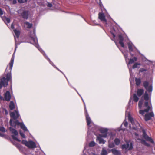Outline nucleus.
Here are the masks:
<instances>
[{
    "mask_svg": "<svg viewBox=\"0 0 155 155\" xmlns=\"http://www.w3.org/2000/svg\"><path fill=\"white\" fill-rule=\"evenodd\" d=\"M34 35L33 37L31 36V39L33 41V44L37 48L38 50L44 56H46V58L49 61L50 64L53 66L54 67L56 68L58 70L60 71L63 74H64L58 68L56 67L55 65H54L52 63V62L51 61L50 59L46 55L45 53L41 50V48L39 47L38 45V40L37 38L35 36V33L34 31L33 33Z\"/></svg>",
    "mask_w": 155,
    "mask_h": 155,
    "instance_id": "nucleus-1",
    "label": "nucleus"
},
{
    "mask_svg": "<svg viewBox=\"0 0 155 155\" xmlns=\"http://www.w3.org/2000/svg\"><path fill=\"white\" fill-rule=\"evenodd\" d=\"M84 107L85 108V112L86 119L87 123V125L88 126V130L87 133L88 134H90V131H92V132L94 131V130L92 129L91 128H90L92 126V128H93L94 127H95V126L94 124V123H93L91 121V118L89 117L88 113H87V110L86 109L85 105L84 102Z\"/></svg>",
    "mask_w": 155,
    "mask_h": 155,
    "instance_id": "nucleus-2",
    "label": "nucleus"
},
{
    "mask_svg": "<svg viewBox=\"0 0 155 155\" xmlns=\"http://www.w3.org/2000/svg\"><path fill=\"white\" fill-rule=\"evenodd\" d=\"M128 117L129 120L131 123L132 126H130V129L137 130L140 127L139 124L135 120H134L132 117L130 115L129 112H128Z\"/></svg>",
    "mask_w": 155,
    "mask_h": 155,
    "instance_id": "nucleus-3",
    "label": "nucleus"
},
{
    "mask_svg": "<svg viewBox=\"0 0 155 155\" xmlns=\"http://www.w3.org/2000/svg\"><path fill=\"white\" fill-rule=\"evenodd\" d=\"M143 86L147 90V91L146 92L144 95V98L145 100L147 101L149 99L148 94L147 93V91L150 92H151L152 91V85H149L148 83L145 81L143 83Z\"/></svg>",
    "mask_w": 155,
    "mask_h": 155,
    "instance_id": "nucleus-4",
    "label": "nucleus"
},
{
    "mask_svg": "<svg viewBox=\"0 0 155 155\" xmlns=\"http://www.w3.org/2000/svg\"><path fill=\"white\" fill-rule=\"evenodd\" d=\"M10 125L12 127H15L16 125L20 126L21 128L24 131H28L26 127L24 125L23 123H20L18 120H16L14 122L13 121L12 119H11L10 121Z\"/></svg>",
    "mask_w": 155,
    "mask_h": 155,
    "instance_id": "nucleus-5",
    "label": "nucleus"
},
{
    "mask_svg": "<svg viewBox=\"0 0 155 155\" xmlns=\"http://www.w3.org/2000/svg\"><path fill=\"white\" fill-rule=\"evenodd\" d=\"M14 54H13L12 57V58L11 59V60L10 62L9 63V69L10 70L9 72L7 74L6 78H5L6 81L8 82V81L10 80L11 79V72L13 67L14 59Z\"/></svg>",
    "mask_w": 155,
    "mask_h": 155,
    "instance_id": "nucleus-6",
    "label": "nucleus"
},
{
    "mask_svg": "<svg viewBox=\"0 0 155 155\" xmlns=\"http://www.w3.org/2000/svg\"><path fill=\"white\" fill-rule=\"evenodd\" d=\"M145 109L144 110H140L139 113L140 114L143 115L145 112H147L149 111H150L152 110V107L151 106L148 105V103L146 102L144 104Z\"/></svg>",
    "mask_w": 155,
    "mask_h": 155,
    "instance_id": "nucleus-7",
    "label": "nucleus"
},
{
    "mask_svg": "<svg viewBox=\"0 0 155 155\" xmlns=\"http://www.w3.org/2000/svg\"><path fill=\"white\" fill-rule=\"evenodd\" d=\"M22 143L29 148H34L36 147V144L32 141H29L28 142L26 140H23L22 141Z\"/></svg>",
    "mask_w": 155,
    "mask_h": 155,
    "instance_id": "nucleus-8",
    "label": "nucleus"
},
{
    "mask_svg": "<svg viewBox=\"0 0 155 155\" xmlns=\"http://www.w3.org/2000/svg\"><path fill=\"white\" fill-rule=\"evenodd\" d=\"M9 130L10 131H11L12 134H13L14 135H13L12 136V138L20 142L21 140L18 139L16 136L18 135V132L15 129L12 128L11 127L9 128Z\"/></svg>",
    "mask_w": 155,
    "mask_h": 155,
    "instance_id": "nucleus-9",
    "label": "nucleus"
},
{
    "mask_svg": "<svg viewBox=\"0 0 155 155\" xmlns=\"http://www.w3.org/2000/svg\"><path fill=\"white\" fill-rule=\"evenodd\" d=\"M134 62V61L133 59H130L129 60V62L128 63H127L128 67L129 69V72L131 77L132 76V70L131 68L130 67V64L133 63ZM133 80V78H131V77H130V81L131 84H132V83Z\"/></svg>",
    "mask_w": 155,
    "mask_h": 155,
    "instance_id": "nucleus-10",
    "label": "nucleus"
},
{
    "mask_svg": "<svg viewBox=\"0 0 155 155\" xmlns=\"http://www.w3.org/2000/svg\"><path fill=\"white\" fill-rule=\"evenodd\" d=\"M132 145V142L130 141L127 142H126V144L123 145L122 146V148L123 149L130 150L132 149L133 148Z\"/></svg>",
    "mask_w": 155,
    "mask_h": 155,
    "instance_id": "nucleus-11",
    "label": "nucleus"
},
{
    "mask_svg": "<svg viewBox=\"0 0 155 155\" xmlns=\"http://www.w3.org/2000/svg\"><path fill=\"white\" fill-rule=\"evenodd\" d=\"M10 116L12 118L14 119H16L20 116L18 110L16 109L15 112H12L10 114Z\"/></svg>",
    "mask_w": 155,
    "mask_h": 155,
    "instance_id": "nucleus-12",
    "label": "nucleus"
},
{
    "mask_svg": "<svg viewBox=\"0 0 155 155\" xmlns=\"http://www.w3.org/2000/svg\"><path fill=\"white\" fill-rule=\"evenodd\" d=\"M99 131L101 133L104 134L101 135L103 137L105 138L107 137V133L108 131V129L106 128H101L99 129Z\"/></svg>",
    "mask_w": 155,
    "mask_h": 155,
    "instance_id": "nucleus-13",
    "label": "nucleus"
},
{
    "mask_svg": "<svg viewBox=\"0 0 155 155\" xmlns=\"http://www.w3.org/2000/svg\"><path fill=\"white\" fill-rule=\"evenodd\" d=\"M143 137L147 141H149L151 143H153L154 141L151 137H149L146 134L144 130H143Z\"/></svg>",
    "mask_w": 155,
    "mask_h": 155,
    "instance_id": "nucleus-14",
    "label": "nucleus"
},
{
    "mask_svg": "<svg viewBox=\"0 0 155 155\" xmlns=\"http://www.w3.org/2000/svg\"><path fill=\"white\" fill-rule=\"evenodd\" d=\"M8 85V82L6 81L5 78V77L3 78L0 80V89H1L3 86H7Z\"/></svg>",
    "mask_w": 155,
    "mask_h": 155,
    "instance_id": "nucleus-15",
    "label": "nucleus"
},
{
    "mask_svg": "<svg viewBox=\"0 0 155 155\" xmlns=\"http://www.w3.org/2000/svg\"><path fill=\"white\" fill-rule=\"evenodd\" d=\"M154 117V114L153 112L147 113L145 115V121H147L150 120L152 117Z\"/></svg>",
    "mask_w": 155,
    "mask_h": 155,
    "instance_id": "nucleus-16",
    "label": "nucleus"
},
{
    "mask_svg": "<svg viewBox=\"0 0 155 155\" xmlns=\"http://www.w3.org/2000/svg\"><path fill=\"white\" fill-rule=\"evenodd\" d=\"M98 18L101 21L104 22L105 24H107V21L105 18V16L104 14L101 13H99L98 14Z\"/></svg>",
    "mask_w": 155,
    "mask_h": 155,
    "instance_id": "nucleus-17",
    "label": "nucleus"
},
{
    "mask_svg": "<svg viewBox=\"0 0 155 155\" xmlns=\"http://www.w3.org/2000/svg\"><path fill=\"white\" fill-rule=\"evenodd\" d=\"M102 136L99 135L97 136V140L99 141V143L100 144H104L105 141H104L102 138Z\"/></svg>",
    "mask_w": 155,
    "mask_h": 155,
    "instance_id": "nucleus-18",
    "label": "nucleus"
},
{
    "mask_svg": "<svg viewBox=\"0 0 155 155\" xmlns=\"http://www.w3.org/2000/svg\"><path fill=\"white\" fill-rule=\"evenodd\" d=\"M118 37L120 40L119 41V44L122 47H124V44L123 43V41L124 40L123 36H122V35L120 34L119 35Z\"/></svg>",
    "mask_w": 155,
    "mask_h": 155,
    "instance_id": "nucleus-19",
    "label": "nucleus"
},
{
    "mask_svg": "<svg viewBox=\"0 0 155 155\" xmlns=\"http://www.w3.org/2000/svg\"><path fill=\"white\" fill-rule=\"evenodd\" d=\"M11 97L9 91H7L5 94V99L8 101H10Z\"/></svg>",
    "mask_w": 155,
    "mask_h": 155,
    "instance_id": "nucleus-20",
    "label": "nucleus"
},
{
    "mask_svg": "<svg viewBox=\"0 0 155 155\" xmlns=\"http://www.w3.org/2000/svg\"><path fill=\"white\" fill-rule=\"evenodd\" d=\"M128 45L129 50L130 51H133L135 49H136V47L133 46L131 42L128 43Z\"/></svg>",
    "mask_w": 155,
    "mask_h": 155,
    "instance_id": "nucleus-21",
    "label": "nucleus"
},
{
    "mask_svg": "<svg viewBox=\"0 0 155 155\" xmlns=\"http://www.w3.org/2000/svg\"><path fill=\"white\" fill-rule=\"evenodd\" d=\"M111 151L114 155H120L121 154L120 151L115 149H113L111 150Z\"/></svg>",
    "mask_w": 155,
    "mask_h": 155,
    "instance_id": "nucleus-22",
    "label": "nucleus"
},
{
    "mask_svg": "<svg viewBox=\"0 0 155 155\" xmlns=\"http://www.w3.org/2000/svg\"><path fill=\"white\" fill-rule=\"evenodd\" d=\"M28 15V12L27 11H24L21 14V16L23 18L25 19H27Z\"/></svg>",
    "mask_w": 155,
    "mask_h": 155,
    "instance_id": "nucleus-23",
    "label": "nucleus"
},
{
    "mask_svg": "<svg viewBox=\"0 0 155 155\" xmlns=\"http://www.w3.org/2000/svg\"><path fill=\"white\" fill-rule=\"evenodd\" d=\"M144 92V90L142 89H138L137 92V94L138 96H141Z\"/></svg>",
    "mask_w": 155,
    "mask_h": 155,
    "instance_id": "nucleus-24",
    "label": "nucleus"
},
{
    "mask_svg": "<svg viewBox=\"0 0 155 155\" xmlns=\"http://www.w3.org/2000/svg\"><path fill=\"white\" fill-rule=\"evenodd\" d=\"M14 31L15 33V35L16 36L17 39H18L19 36L20 34V32L19 30L16 29H14Z\"/></svg>",
    "mask_w": 155,
    "mask_h": 155,
    "instance_id": "nucleus-25",
    "label": "nucleus"
},
{
    "mask_svg": "<svg viewBox=\"0 0 155 155\" xmlns=\"http://www.w3.org/2000/svg\"><path fill=\"white\" fill-rule=\"evenodd\" d=\"M2 19L6 24L8 23L10 21V19L6 17H3Z\"/></svg>",
    "mask_w": 155,
    "mask_h": 155,
    "instance_id": "nucleus-26",
    "label": "nucleus"
},
{
    "mask_svg": "<svg viewBox=\"0 0 155 155\" xmlns=\"http://www.w3.org/2000/svg\"><path fill=\"white\" fill-rule=\"evenodd\" d=\"M9 108L11 110H13L15 108L14 104L13 102L12 101H11L10 102V104L9 106Z\"/></svg>",
    "mask_w": 155,
    "mask_h": 155,
    "instance_id": "nucleus-27",
    "label": "nucleus"
},
{
    "mask_svg": "<svg viewBox=\"0 0 155 155\" xmlns=\"http://www.w3.org/2000/svg\"><path fill=\"white\" fill-rule=\"evenodd\" d=\"M143 103V100H140L138 103V107L139 109H141L142 108V105Z\"/></svg>",
    "mask_w": 155,
    "mask_h": 155,
    "instance_id": "nucleus-28",
    "label": "nucleus"
},
{
    "mask_svg": "<svg viewBox=\"0 0 155 155\" xmlns=\"http://www.w3.org/2000/svg\"><path fill=\"white\" fill-rule=\"evenodd\" d=\"M107 152L104 148H102V151L101 153V155H106Z\"/></svg>",
    "mask_w": 155,
    "mask_h": 155,
    "instance_id": "nucleus-29",
    "label": "nucleus"
},
{
    "mask_svg": "<svg viewBox=\"0 0 155 155\" xmlns=\"http://www.w3.org/2000/svg\"><path fill=\"white\" fill-rule=\"evenodd\" d=\"M25 26L28 28H30L32 26L31 24L29 23L28 22H25Z\"/></svg>",
    "mask_w": 155,
    "mask_h": 155,
    "instance_id": "nucleus-30",
    "label": "nucleus"
},
{
    "mask_svg": "<svg viewBox=\"0 0 155 155\" xmlns=\"http://www.w3.org/2000/svg\"><path fill=\"white\" fill-rule=\"evenodd\" d=\"M108 147L110 148H112L114 147V144L113 143H111L110 140L109 141Z\"/></svg>",
    "mask_w": 155,
    "mask_h": 155,
    "instance_id": "nucleus-31",
    "label": "nucleus"
},
{
    "mask_svg": "<svg viewBox=\"0 0 155 155\" xmlns=\"http://www.w3.org/2000/svg\"><path fill=\"white\" fill-rule=\"evenodd\" d=\"M140 65V63H135L133 66V68L134 69L137 68H138L139 67V66Z\"/></svg>",
    "mask_w": 155,
    "mask_h": 155,
    "instance_id": "nucleus-32",
    "label": "nucleus"
},
{
    "mask_svg": "<svg viewBox=\"0 0 155 155\" xmlns=\"http://www.w3.org/2000/svg\"><path fill=\"white\" fill-rule=\"evenodd\" d=\"M135 81L136 83V84L137 85H139L141 83V80L139 78H136L135 79Z\"/></svg>",
    "mask_w": 155,
    "mask_h": 155,
    "instance_id": "nucleus-33",
    "label": "nucleus"
},
{
    "mask_svg": "<svg viewBox=\"0 0 155 155\" xmlns=\"http://www.w3.org/2000/svg\"><path fill=\"white\" fill-rule=\"evenodd\" d=\"M133 100L135 102H137L139 99V98L137 96L136 94H134L133 95Z\"/></svg>",
    "mask_w": 155,
    "mask_h": 155,
    "instance_id": "nucleus-34",
    "label": "nucleus"
},
{
    "mask_svg": "<svg viewBox=\"0 0 155 155\" xmlns=\"http://www.w3.org/2000/svg\"><path fill=\"white\" fill-rule=\"evenodd\" d=\"M115 144L117 145H118L120 143V140L118 138H116L114 140Z\"/></svg>",
    "mask_w": 155,
    "mask_h": 155,
    "instance_id": "nucleus-35",
    "label": "nucleus"
},
{
    "mask_svg": "<svg viewBox=\"0 0 155 155\" xmlns=\"http://www.w3.org/2000/svg\"><path fill=\"white\" fill-rule=\"evenodd\" d=\"M141 142L142 143L147 146H150V145L146 143V141H145L144 140H141Z\"/></svg>",
    "mask_w": 155,
    "mask_h": 155,
    "instance_id": "nucleus-36",
    "label": "nucleus"
},
{
    "mask_svg": "<svg viewBox=\"0 0 155 155\" xmlns=\"http://www.w3.org/2000/svg\"><path fill=\"white\" fill-rule=\"evenodd\" d=\"M123 53V54L124 56V57L125 58V60L126 61V62H127V61L128 60V58H127V53Z\"/></svg>",
    "mask_w": 155,
    "mask_h": 155,
    "instance_id": "nucleus-37",
    "label": "nucleus"
},
{
    "mask_svg": "<svg viewBox=\"0 0 155 155\" xmlns=\"http://www.w3.org/2000/svg\"><path fill=\"white\" fill-rule=\"evenodd\" d=\"M95 145V143L93 141L90 142L89 144V146L90 147H93Z\"/></svg>",
    "mask_w": 155,
    "mask_h": 155,
    "instance_id": "nucleus-38",
    "label": "nucleus"
},
{
    "mask_svg": "<svg viewBox=\"0 0 155 155\" xmlns=\"http://www.w3.org/2000/svg\"><path fill=\"white\" fill-rule=\"evenodd\" d=\"M143 60H144V61L147 62V63L148 64H150L152 63L151 61L147 59L146 58H145L144 59H143Z\"/></svg>",
    "mask_w": 155,
    "mask_h": 155,
    "instance_id": "nucleus-39",
    "label": "nucleus"
},
{
    "mask_svg": "<svg viewBox=\"0 0 155 155\" xmlns=\"http://www.w3.org/2000/svg\"><path fill=\"white\" fill-rule=\"evenodd\" d=\"M0 131L4 132L5 131V130L3 127H0Z\"/></svg>",
    "mask_w": 155,
    "mask_h": 155,
    "instance_id": "nucleus-40",
    "label": "nucleus"
},
{
    "mask_svg": "<svg viewBox=\"0 0 155 155\" xmlns=\"http://www.w3.org/2000/svg\"><path fill=\"white\" fill-rule=\"evenodd\" d=\"M27 0H18V2L20 3H23L26 2Z\"/></svg>",
    "mask_w": 155,
    "mask_h": 155,
    "instance_id": "nucleus-41",
    "label": "nucleus"
},
{
    "mask_svg": "<svg viewBox=\"0 0 155 155\" xmlns=\"http://www.w3.org/2000/svg\"><path fill=\"white\" fill-rule=\"evenodd\" d=\"M123 124L124 126L126 127L128 125V123L125 120H124L123 123Z\"/></svg>",
    "mask_w": 155,
    "mask_h": 155,
    "instance_id": "nucleus-42",
    "label": "nucleus"
},
{
    "mask_svg": "<svg viewBox=\"0 0 155 155\" xmlns=\"http://www.w3.org/2000/svg\"><path fill=\"white\" fill-rule=\"evenodd\" d=\"M13 4H15L17 3L16 0H9Z\"/></svg>",
    "mask_w": 155,
    "mask_h": 155,
    "instance_id": "nucleus-43",
    "label": "nucleus"
},
{
    "mask_svg": "<svg viewBox=\"0 0 155 155\" xmlns=\"http://www.w3.org/2000/svg\"><path fill=\"white\" fill-rule=\"evenodd\" d=\"M47 5L48 7H51L52 6V4L51 3L48 2Z\"/></svg>",
    "mask_w": 155,
    "mask_h": 155,
    "instance_id": "nucleus-44",
    "label": "nucleus"
},
{
    "mask_svg": "<svg viewBox=\"0 0 155 155\" xmlns=\"http://www.w3.org/2000/svg\"><path fill=\"white\" fill-rule=\"evenodd\" d=\"M20 134L21 136L23 138H25V134H24V133L21 132H20Z\"/></svg>",
    "mask_w": 155,
    "mask_h": 155,
    "instance_id": "nucleus-45",
    "label": "nucleus"
},
{
    "mask_svg": "<svg viewBox=\"0 0 155 155\" xmlns=\"http://www.w3.org/2000/svg\"><path fill=\"white\" fill-rule=\"evenodd\" d=\"M15 38V50H16V49L17 48V45H18V43L17 42V39L16 38Z\"/></svg>",
    "mask_w": 155,
    "mask_h": 155,
    "instance_id": "nucleus-46",
    "label": "nucleus"
},
{
    "mask_svg": "<svg viewBox=\"0 0 155 155\" xmlns=\"http://www.w3.org/2000/svg\"><path fill=\"white\" fill-rule=\"evenodd\" d=\"M146 70L143 68H141L140 70V71L141 72H143V71H145Z\"/></svg>",
    "mask_w": 155,
    "mask_h": 155,
    "instance_id": "nucleus-47",
    "label": "nucleus"
},
{
    "mask_svg": "<svg viewBox=\"0 0 155 155\" xmlns=\"http://www.w3.org/2000/svg\"><path fill=\"white\" fill-rule=\"evenodd\" d=\"M3 12L2 11L0 8V16H1L3 14Z\"/></svg>",
    "mask_w": 155,
    "mask_h": 155,
    "instance_id": "nucleus-48",
    "label": "nucleus"
},
{
    "mask_svg": "<svg viewBox=\"0 0 155 155\" xmlns=\"http://www.w3.org/2000/svg\"><path fill=\"white\" fill-rule=\"evenodd\" d=\"M11 28L13 29L14 28V25L13 24H12L11 26Z\"/></svg>",
    "mask_w": 155,
    "mask_h": 155,
    "instance_id": "nucleus-49",
    "label": "nucleus"
},
{
    "mask_svg": "<svg viewBox=\"0 0 155 155\" xmlns=\"http://www.w3.org/2000/svg\"><path fill=\"white\" fill-rule=\"evenodd\" d=\"M133 58H134L133 59H134L135 61H137V58H136V57H134Z\"/></svg>",
    "mask_w": 155,
    "mask_h": 155,
    "instance_id": "nucleus-50",
    "label": "nucleus"
},
{
    "mask_svg": "<svg viewBox=\"0 0 155 155\" xmlns=\"http://www.w3.org/2000/svg\"><path fill=\"white\" fill-rule=\"evenodd\" d=\"M3 99V97L1 96V95H0V99H1V100H2Z\"/></svg>",
    "mask_w": 155,
    "mask_h": 155,
    "instance_id": "nucleus-51",
    "label": "nucleus"
},
{
    "mask_svg": "<svg viewBox=\"0 0 155 155\" xmlns=\"http://www.w3.org/2000/svg\"><path fill=\"white\" fill-rule=\"evenodd\" d=\"M112 34L113 35L114 38L115 37V35L114 33H112Z\"/></svg>",
    "mask_w": 155,
    "mask_h": 155,
    "instance_id": "nucleus-52",
    "label": "nucleus"
},
{
    "mask_svg": "<svg viewBox=\"0 0 155 155\" xmlns=\"http://www.w3.org/2000/svg\"><path fill=\"white\" fill-rule=\"evenodd\" d=\"M99 5H100V7H101L102 6V3H100L99 4Z\"/></svg>",
    "mask_w": 155,
    "mask_h": 155,
    "instance_id": "nucleus-53",
    "label": "nucleus"
},
{
    "mask_svg": "<svg viewBox=\"0 0 155 155\" xmlns=\"http://www.w3.org/2000/svg\"><path fill=\"white\" fill-rule=\"evenodd\" d=\"M114 42L116 44V45H117V46H117V42L116 41H114Z\"/></svg>",
    "mask_w": 155,
    "mask_h": 155,
    "instance_id": "nucleus-54",
    "label": "nucleus"
},
{
    "mask_svg": "<svg viewBox=\"0 0 155 155\" xmlns=\"http://www.w3.org/2000/svg\"><path fill=\"white\" fill-rule=\"evenodd\" d=\"M5 113H6V114H8V112H7V110H5Z\"/></svg>",
    "mask_w": 155,
    "mask_h": 155,
    "instance_id": "nucleus-55",
    "label": "nucleus"
},
{
    "mask_svg": "<svg viewBox=\"0 0 155 155\" xmlns=\"http://www.w3.org/2000/svg\"><path fill=\"white\" fill-rule=\"evenodd\" d=\"M92 155H97V154H95V153H92Z\"/></svg>",
    "mask_w": 155,
    "mask_h": 155,
    "instance_id": "nucleus-56",
    "label": "nucleus"
},
{
    "mask_svg": "<svg viewBox=\"0 0 155 155\" xmlns=\"http://www.w3.org/2000/svg\"><path fill=\"white\" fill-rule=\"evenodd\" d=\"M135 135H136V136H138V134H137V133H135Z\"/></svg>",
    "mask_w": 155,
    "mask_h": 155,
    "instance_id": "nucleus-57",
    "label": "nucleus"
},
{
    "mask_svg": "<svg viewBox=\"0 0 155 155\" xmlns=\"http://www.w3.org/2000/svg\"><path fill=\"white\" fill-rule=\"evenodd\" d=\"M0 136H2V135L0 133Z\"/></svg>",
    "mask_w": 155,
    "mask_h": 155,
    "instance_id": "nucleus-58",
    "label": "nucleus"
},
{
    "mask_svg": "<svg viewBox=\"0 0 155 155\" xmlns=\"http://www.w3.org/2000/svg\"><path fill=\"white\" fill-rule=\"evenodd\" d=\"M131 55L132 56H133V55L131 54Z\"/></svg>",
    "mask_w": 155,
    "mask_h": 155,
    "instance_id": "nucleus-59",
    "label": "nucleus"
},
{
    "mask_svg": "<svg viewBox=\"0 0 155 155\" xmlns=\"http://www.w3.org/2000/svg\"><path fill=\"white\" fill-rule=\"evenodd\" d=\"M127 114V111H126V114Z\"/></svg>",
    "mask_w": 155,
    "mask_h": 155,
    "instance_id": "nucleus-60",
    "label": "nucleus"
},
{
    "mask_svg": "<svg viewBox=\"0 0 155 155\" xmlns=\"http://www.w3.org/2000/svg\"><path fill=\"white\" fill-rule=\"evenodd\" d=\"M75 90L78 93V92L77 91V90L76 89H75Z\"/></svg>",
    "mask_w": 155,
    "mask_h": 155,
    "instance_id": "nucleus-61",
    "label": "nucleus"
},
{
    "mask_svg": "<svg viewBox=\"0 0 155 155\" xmlns=\"http://www.w3.org/2000/svg\"><path fill=\"white\" fill-rule=\"evenodd\" d=\"M119 130V131H120V129H119V130Z\"/></svg>",
    "mask_w": 155,
    "mask_h": 155,
    "instance_id": "nucleus-62",
    "label": "nucleus"
},
{
    "mask_svg": "<svg viewBox=\"0 0 155 155\" xmlns=\"http://www.w3.org/2000/svg\"><path fill=\"white\" fill-rule=\"evenodd\" d=\"M138 139L139 140H140V139L139 138H138Z\"/></svg>",
    "mask_w": 155,
    "mask_h": 155,
    "instance_id": "nucleus-63",
    "label": "nucleus"
},
{
    "mask_svg": "<svg viewBox=\"0 0 155 155\" xmlns=\"http://www.w3.org/2000/svg\"><path fill=\"white\" fill-rule=\"evenodd\" d=\"M19 11H18V13H19Z\"/></svg>",
    "mask_w": 155,
    "mask_h": 155,
    "instance_id": "nucleus-64",
    "label": "nucleus"
}]
</instances>
